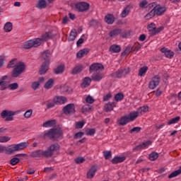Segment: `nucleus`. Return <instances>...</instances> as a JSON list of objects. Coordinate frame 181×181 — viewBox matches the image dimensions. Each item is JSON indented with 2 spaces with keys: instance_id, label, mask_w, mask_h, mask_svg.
Wrapping results in <instances>:
<instances>
[{
  "instance_id": "338daca9",
  "label": "nucleus",
  "mask_w": 181,
  "mask_h": 181,
  "mask_svg": "<svg viewBox=\"0 0 181 181\" xmlns=\"http://www.w3.org/2000/svg\"><path fill=\"white\" fill-rule=\"evenodd\" d=\"M148 32H150L151 36H155L156 35H158V33L156 32V28L150 30Z\"/></svg>"
},
{
  "instance_id": "69168bd1",
  "label": "nucleus",
  "mask_w": 181,
  "mask_h": 181,
  "mask_svg": "<svg viewBox=\"0 0 181 181\" xmlns=\"http://www.w3.org/2000/svg\"><path fill=\"white\" fill-rule=\"evenodd\" d=\"M84 43V39L83 38H80L77 42H76V46L77 47H80V46H81V45H83Z\"/></svg>"
},
{
  "instance_id": "bb28decb",
  "label": "nucleus",
  "mask_w": 181,
  "mask_h": 181,
  "mask_svg": "<svg viewBox=\"0 0 181 181\" xmlns=\"http://www.w3.org/2000/svg\"><path fill=\"white\" fill-rule=\"evenodd\" d=\"M131 12V7L129 6H126L121 13V18H127Z\"/></svg>"
},
{
  "instance_id": "a211bd4d",
  "label": "nucleus",
  "mask_w": 181,
  "mask_h": 181,
  "mask_svg": "<svg viewBox=\"0 0 181 181\" xmlns=\"http://www.w3.org/2000/svg\"><path fill=\"white\" fill-rule=\"evenodd\" d=\"M118 125L124 127V125H127L129 122H130L129 119L128 118V115H124L120 117V119L117 121Z\"/></svg>"
},
{
  "instance_id": "5701e85b",
  "label": "nucleus",
  "mask_w": 181,
  "mask_h": 181,
  "mask_svg": "<svg viewBox=\"0 0 181 181\" xmlns=\"http://www.w3.org/2000/svg\"><path fill=\"white\" fill-rule=\"evenodd\" d=\"M160 52L164 53L165 56L167 57L168 59H172L173 56H175V53L170 50H168L166 48H161Z\"/></svg>"
},
{
  "instance_id": "aec40b11",
  "label": "nucleus",
  "mask_w": 181,
  "mask_h": 181,
  "mask_svg": "<svg viewBox=\"0 0 181 181\" xmlns=\"http://www.w3.org/2000/svg\"><path fill=\"white\" fill-rule=\"evenodd\" d=\"M115 107V102H109L105 105V112H111Z\"/></svg>"
},
{
  "instance_id": "f704fd0d",
  "label": "nucleus",
  "mask_w": 181,
  "mask_h": 181,
  "mask_svg": "<svg viewBox=\"0 0 181 181\" xmlns=\"http://www.w3.org/2000/svg\"><path fill=\"white\" fill-rule=\"evenodd\" d=\"M53 125H56V120H49L43 123L42 127L45 128H49V127H53Z\"/></svg>"
},
{
  "instance_id": "37998d69",
  "label": "nucleus",
  "mask_w": 181,
  "mask_h": 181,
  "mask_svg": "<svg viewBox=\"0 0 181 181\" xmlns=\"http://www.w3.org/2000/svg\"><path fill=\"white\" fill-rule=\"evenodd\" d=\"M159 158V154L156 152H152L149 155V159L150 160H156V159Z\"/></svg>"
},
{
  "instance_id": "412c9836",
  "label": "nucleus",
  "mask_w": 181,
  "mask_h": 181,
  "mask_svg": "<svg viewBox=\"0 0 181 181\" xmlns=\"http://www.w3.org/2000/svg\"><path fill=\"white\" fill-rule=\"evenodd\" d=\"M88 53H90V49H83L78 51L76 54L77 59H83L85 56H87Z\"/></svg>"
},
{
  "instance_id": "2f4dec72",
  "label": "nucleus",
  "mask_w": 181,
  "mask_h": 181,
  "mask_svg": "<svg viewBox=\"0 0 181 181\" xmlns=\"http://www.w3.org/2000/svg\"><path fill=\"white\" fill-rule=\"evenodd\" d=\"M54 86V80L53 78H50L45 84V88L46 90H50L52 87Z\"/></svg>"
},
{
  "instance_id": "e433bc0d",
  "label": "nucleus",
  "mask_w": 181,
  "mask_h": 181,
  "mask_svg": "<svg viewBox=\"0 0 181 181\" xmlns=\"http://www.w3.org/2000/svg\"><path fill=\"white\" fill-rule=\"evenodd\" d=\"M181 174V166L180 169L173 172L170 175H168V179H173V177H176V176H179Z\"/></svg>"
},
{
  "instance_id": "1a4fd4ad",
  "label": "nucleus",
  "mask_w": 181,
  "mask_h": 181,
  "mask_svg": "<svg viewBox=\"0 0 181 181\" xmlns=\"http://www.w3.org/2000/svg\"><path fill=\"white\" fill-rule=\"evenodd\" d=\"M62 111L65 115H70V114H74L76 112V106L74 103H70L64 107Z\"/></svg>"
},
{
  "instance_id": "49530a36",
  "label": "nucleus",
  "mask_w": 181,
  "mask_h": 181,
  "mask_svg": "<svg viewBox=\"0 0 181 181\" xmlns=\"http://www.w3.org/2000/svg\"><path fill=\"white\" fill-rule=\"evenodd\" d=\"M115 100L117 102L122 101V100H124V94H122V93L116 94L115 96Z\"/></svg>"
},
{
  "instance_id": "a18cd8bd",
  "label": "nucleus",
  "mask_w": 181,
  "mask_h": 181,
  "mask_svg": "<svg viewBox=\"0 0 181 181\" xmlns=\"http://www.w3.org/2000/svg\"><path fill=\"white\" fill-rule=\"evenodd\" d=\"M42 38H36L35 40H33V46L34 47H38V46H40L42 45Z\"/></svg>"
},
{
  "instance_id": "423d86ee",
  "label": "nucleus",
  "mask_w": 181,
  "mask_h": 181,
  "mask_svg": "<svg viewBox=\"0 0 181 181\" xmlns=\"http://www.w3.org/2000/svg\"><path fill=\"white\" fill-rule=\"evenodd\" d=\"M16 115V112L12 110H3L1 113V118H6L5 121H13V115Z\"/></svg>"
},
{
  "instance_id": "c85d7f7f",
  "label": "nucleus",
  "mask_w": 181,
  "mask_h": 181,
  "mask_svg": "<svg viewBox=\"0 0 181 181\" xmlns=\"http://www.w3.org/2000/svg\"><path fill=\"white\" fill-rule=\"evenodd\" d=\"M110 51L112 53H119L121 52V46L113 45L110 47Z\"/></svg>"
},
{
  "instance_id": "603ef678",
  "label": "nucleus",
  "mask_w": 181,
  "mask_h": 181,
  "mask_svg": "<svg viewBox=\"0 0 181 181\" xmlns=\"http://www.w3.org/2000/svg\"><path fill=\"white\" fill-rule=\"evenodd\" d=\"M91 110V107L89 105H84L81 108V112L83 113L84 112H88Z\"/></svg>"
},
{
  "instance_id": "13d9d810",
  "label": "nucleus",
  "mask_w": 181,
  "mask_h": 181,
  "mask_svg": "<svg viewBox=\"0 0 181 181\" xmlns=\"http://www.w3.org/2000/svg\"><path fill=\"white\" fill-rule=\"evenodd\" d=\"M8 141H11V137H8L6 136H0V142H8Z\"/></svg>"
},
{
  "instance_id": "c756f323",
  "label": "nucleus",
  "mask_w": 181,
  "mask_h": 181,
  "mask_svg": "<svg viewBox=\"0 0 181 181\" xmlns=\"http://www.w3.org/2000/svg\"><path fill=\"white\" fill-rule=\"evenodd\" d=\"M124 160H125V157L116 156L111 160V162L113 165H117V163H122Z\"/></svg>"
},
{
  "instance_id": "bf43d9fd",
  "label": "nucleus",
  "mask_w": 181,
  "mask_h": 181,
  "mask_svg": "<svg viewBox=\"0 0 181 181\" xmlns=\"http://www.w3.org/2000/svg\"><path fill=\"white\" fill-rule=\"evenodd\" d=\"M86 161V159L83 157H78L75 159L76 163L80 164Z\"/></svg>"
},
{
  "instance_id": "e2e57ef3",
  "label": "nucleus",
  "mask_w": 181,
  "mask_h": 181,
  "mask_svg": "<svg viewBox=\"0 0 181 181\" xmlns=\"http://www.w3.org/2000/svg\"><path fill=\"white\" fill-rule=\"evenodd\" d=\"M111 97H112V95H111V93H107V95L103 96V101H109L111 98Z\"/></svg>"
},
{
  "instance_id": "3c124183",
  "label": "nucleus",
  "mask_w": 181,
  "mask_h": 181,
  "mask_svg": "<svg viewBox=\"0 0 181 181\" xmlns=\"http://www.w3.org/2000/svg\"><path fill=\"white\" fill-rule=\"evenodd\" d=\"M98 170V165H95L91 167V177L95 176V173Z\"/></svg>"
},
{
  "instance_id": "6ab92c4d",
  "label": "nucleus",
  "mask_w": 181,
  "mask_h": 181,
  "mask_svg": "<svg viewBox=\"0 0 181 181\" xmlns=\"http://www.w3.org/2000/svg\"><path fill=\"white\" fill-rule=\"evenodd\" d=\"M104 78V74L96 72L95 74H93L91 80L93 81H101Z\"/></svg>"
},
{
  "instance_id": "774afa93",
  "label": "nucleus",
  "mask_w": 181,
  "mask_h": 181,
  "mask_svg": "<svg viewBox=\"0 0 181 181\" xmlns=\"http://www.w3.org/2000/svg\"><path fill=\"white\" fill-rule=\"evenodd\" d=\"M155 28H156V25H155V23H151L148 25V31L151 30V29H155Z\"/></svg>"
},
{
  "instance_id": "0eeeda50",
  "label": "nucleus",
  "mask_w": 181,
  "mask_h": 181,
  "mask_svg": "<svg viewBox=\"0 0 181 181\" xmlns=\"http://www.w3.org/2000/svg\"><path fill=\"white\" fill-rule=\"evenodd\" d=\"M160 83V76L159 75L154 76L148 83V88L150 90H155Z\"/></svg>"
},
{
  "instance_id": "393cba45",
  "label": "nucleus",
  "mask_w": 181,
  "mask_h": 181,
  "mask_svg": "<svg viewBox=\"0 0 181 181\" xmlns=\"http://www.w3.org/2000/svg\"><path fill=\"white\" fill-rule=\"evenodd\" d=\"M91 83V78L90 77H86L83 79V83L81 84V88H87Z\"/></svg>"
},
{
  "instance_id": "052dcab7",
  "label": "nucleus",
  "mask_w": 181,
  "mask_h": 181,
  "mask_svg": "<svg viewBox=\"0 0 181 181\" xmlns=\"http://www.w3.org/2000/svg\"><path fill=\"white\" fill-rule=\"evenodd\" d=\"M16 61V59H11L8 64L7 65V69H12L13 67V64H15V62Z\"/></svg>"
},
{
  "instance_id": "9d476101",
  "label": "nucleus",
  "mask_w": 181,
  "mask_h": 181,
  "mask_svg": "<svg viewBox=\"0 0 181 181\" xmlns=\"http://www.w3.org/2000/svg\"><path fill=\"white\" fill-rule=\"evenodd\" d=\"M76 8L78 9V12H86L88 11L90 8V4L86 2H80L76 4Z\"/></svg>"
},
{
  "instance_id": "4d7b16f0",
  "label": "nucleus",
  "mask_w": 181,
  "mask_h": 181,
  "mask_svg": "<svg viewBox=\"0 0 181 181\" xmlns=\"http://www.w3.org/2000/svg\"><path fill=\"white\" fill-rule=\"evenodd\" d=\"M39 86H40V82L35 81L32 83L31 87L34 90H37V88H39Z\"/></svg>"
},
{
  "instance_id": "f8f14e48",
  "label": "nucleus",
  "mask_w": 181,
  "mask_h": 181,
  "mask_svg": "<svg viewBox=\"0 0 181 181\" xmlns=\"http://www.w3.org/2000/svg\"><path fill=\"white\" fill-rule=\"evenodd\" d=\"M92 73H100V71H104V65L100 63H94L91 65Z\"/></svg>"
},
{
  "instance_id": "39448f33",
  "label": "nucleus",
  "mask_w": 181,
  "mask_h": 181,
  "mask_svg": "<svg viewBox=\"0 0 181 181\" xmlns=\"http://www.w3.org/2000/svg\"><path fill=\"white\" fill-rule=\"evenodd\" d=\"M60 149V145L57 143L53 144L47 150H45V155L47 158H52L54 152H57Z\"/></svg>"
},
{
  "instance_id": "864d4df0",
  "label": "nucleus",
  "mask_w": 181,
  "mask_h": 181,
  "mask_svg": "<svg viewBox=\"0 0 181 181\" xmlns=\"http://www.w3.org/2000/svg\"><path fill=\"white\" fill-rule=\"evenodd\" d=\"M32 114H33V110L30 109L24 113V117L30 118V117H32Z\"/></svg>"
},
{
  "instance_id": "8fccbe9b",
  "label": "nucleus",
  "mask_w": 181,
  "mask_h": 181,
  "mask_svg": "<svg viewBox=\"0 0 181 181\" xmlns=\"http://www.w3.org/2000/svg\"><path fill=\"white\" fill-rule=\"evenodd\" d=\"M8 87L9 90H13L18 89L19 87V85L18 84V83H13L9 84Z\"/></svg>"
},
{
  "instance_id": "c03bdc74",
  "label": "nucleus",
  "mask_w": 181,
  "mask_h": 181,
  "mask_svg": "<svg viewBox=\"0 0 181 181\" xmlns=\"http://www.w3.org/2000/svg\"><path fill=\"white\" fill-rule=\"evenodd\" d=\"M84 125H86V122H84V120L78 122L76 123V129H81V128H83V127H84Z\"/></svg>"
},
{
  "instance_id": "20e7f679",
  "label": "nucleus",
  "mask_w": 181,
  "mask_h": 181,
  "mask_svg": "<svg viewBox=\"0 0 181 181\" xmlns=\"http://www.w3.org/2000/svg\"><path fill=\"white\" fill-rule=\"evenodd\" d=\"M130 72L131 69L129 68L120 69H118L116 72L112 73L111 76L113 78H122V77H125L127 74H129Z\"/></svg>"
},
{
  "instance_id": "473e14b6",
  "label": "nucleus",
  "mask_w": 181,
  "mask_h": 181,
  "mask_svg": "<svg viewBox=\"0 0 181 181\" xmlns=\"http://www.w3.org/2000/svg\"><path fill=\"white\" fill-rule=\"evenodd\" d=\"M76 37H77V31L76 30V29H73L71 31L69 38V42H73V41L76 40Z\"/></svg>"
},
{
  "instance_id": "4468645a",
  "label": "nucleus",
  "mask_w": 181,
  "mask_h": 181,
  "mask_svg": "<svg viewBox=\"0 0 181 181\" xmlns=\"http://www.w3.org/2000/svg\"><path fill=\"white\" fill-rule=\"evenodd\" d=\"M53 101L56 105H62L67 103V98L64 96H57L54 98Z\"/></svg>"
},
{
  "instance_id": "09e8293b",
  "label": "nucleus",
  "mask_w": 181,
  "mask_h": 181,
  "mask_svg": "<svg viewBox=\"0 0 181 181\" xmlns=\"http://www.w3.org/2000/svg\"><path fill=\"white\" fill-rule=\"evenodd\" d=\"M104 157L106 160L111 159V157L112 156V153L111 151H103Z\"/></svg>"
},
{
  "instance_id": "7ed1b4c3",
  "label": "nucleus",
  "mask_w": 181,
  "mask_h": 181,
  "mask_svg": "<svg viewBox=\"0 0 181 181\" xmlns=\"http://www.w3.org/2000/svg\"><path fill=\"white\" fill-rule=\"evenodd\" d=\"M26 69V65L23 62H18L14 67L11 73V77L16 78L19 77Z\"/></svg>"
},
{
  "instance_id": "2eb2a0df",
  "label": "nucleus",
  "mask_w": 181,
  "mask_h": 181,
  "mask_svg": "<svg viewBox=\"0 0 181 181\" xmlns=\"http://www.w3.org/2000/svg\"><path fill=\"white\" fill-rule=\"evenodd\" d=\"M84 69V66L83 64H76L71 71V74L73 76H76V74H80L81 71H83V69Z\"/></svg>"
},
{
  "instance_id": "0e129e2a",
  "label": "nucleus",
  "mask_w": 181,
  "mask_h": 181,
  "mask_svg": "<svg viewBox=\"0 0 181 181\" xmlns=\"http://www.w3.org/2000/svg\"><path fill=\"white\" fill-rule=\"evenodd\" d=\"M83 135H84V132H79L75 134L74 138L75 139L82 138Z\"/></svg>"
},
{
  "instance_id": "ddd939ff",
  "label": "nucleus",
  "mask_w": 181,
  "mask_h": 181,
  "mask_svg": "<svg viewBox=\"0 0 181 181\" xmlns=\"http://www.w3.org/2000/svg\"><path fill=\"white\" fill-rule=\"evenodd\" d=\"M149 145H152V141H147L146 142L141 143V144H139L133 148V152H138V151H142V149H145V148H146V146H149Z\"/></svg>"
},
{
  "instance_id": "a19ab883",
  "label": "nucleus",
  "mask_w": 181,
  "mask_h": 181,
  "mask_svg": "<svg viewBox=\"0 0 181 181\" xmlns=\"http://www.w3.org/2000/svg\"><path fill=\"white\" fill-rule=\"evenodd\" d=\"M7 81H0V90H1V91H4V90H6V88H8V84H7Z\"/></svg>"
},
{
  "instance_id": "9b49d317",
  "label": "nucleus",
  "mask_w": 181,
  "mask_h": 181,
  "mask_svg": "<svg viewBox=\"0 0 181 181\" xmlns=\"http://www.w3.org/2000/svg\"><path fill=\"white\" fill-rule=\"evenodd\" d=\"M153 10L154 11V13L157 15V16H162V15H163V13L166 12L167 8L165 6L157 5L153 8Z\"/></svg>"
},
{
  "instance_id": "58836bf2",
  "label": "nucleus",
  "mask_w": 181,
  "mask_h": 181,
  "mask_svg": "<svg viewBox=\"0 0 181 181\" xmlns=\"http://www.w3.org/2000/svg\"><path fill=\"white\" fill-rule=\"evenodd\" d=\"M64 72V65H59L54 69L55 74H62Z\"/></svg>"
},
{
  "instance_id": "f03ea898",
  "label": "nucleus",
  "mask_w": 181,
  "mask_h": 181,
  "mask_svg": "<svg viewBox=\"0 0 181 181\" xmlns=\"http://www.w3.org/2000/svg\"><path fill=\"white\" fill-rule=\"evenodd\" d=\"M62 136V130L59 129H51L48 132H46L43 135L44 139H53L56 141Z\"/></svg>"
},
{
  "instance_id": "ea45409f",
  "label": "nucleus",
  "mask_w": 181,
  "mask_h": 181,
  "mask_svg": "<svg viewBox=\"0 0 181 181\" xmlns=\"http://www.w3.org/2000/svg\"><path fill=\"white\" fill-rule=\"evenodd\" d=\"M50 56H52L49 50H45L42 54V59H43V60H45L46 62V60H49L48 57H50Z\"/></svg>"
},
{
  "instance_id": "cd10ccee",
  "label": "nucleus",
  "mask_w": 181,
  "mask_h": 181,
  "mask_svg": "<svg viewBox=\"0 0 181 181\" xmlns=\"http://www.w3.org/2000/svg\"><path fill=\"white\" fill-rule=\"evenodd\" d=\"M121 32H122V30L119 28H116L112 31L110 32L109 35L110 37H115L116 36H118V35H121Z\"/></svg>"
},
{
  "instance_id": "6e6d98bb",
  "label": "nucleus",
  "mask_w": 181,
  "mask_h": 181,
  "mask_svg": "<svg viewBox=\"0 0 181 181\" xmlns=\"http://www.w3.org/2000/svg\"><path fill=\"white\" fill-rule=\"evenodd\" d=\"M141 129H142L141 127H134L133 129H132L129 131V133L134 134V132H136V134H138V132H141Z\"/></svg>"
},
{
  "instance_id": "f3484780",
  "label": "nucleus",
  "mask_w": 181,
  "mask_h": 181,
  "mask_svg": "<svg viewBox=\"0 0 181 181\" xmlns=\"http://www.w3.org/2000/svg\"><path fill=\"white\" fill-rule=\"evenodd\" d=\"M56 35L53 34L52 31L47 32L45 34H42L41 36V40L42 42H47L49 39H53Z\"/></svg>"
},
{
  "instance_id": "f257e3e1",
  "label": "nucleus",
  "mask_w": 181,
  "mask_h": 181,
  "mask_svg": "<svg viewBox=\"0 0 181 181\" xmlns=\"http://www.w3.org/2000/svg\"><path fill=\"white\" fill-rule=\"evenodd\" d=\"M28 146H29V141H23L18 144H13L11 145V148H9L7 150V153L8 155H12L13 153H15V152L23 151V149L28 148Z\"/></svg>"
},
{
  "instance_id": "4c0bfd02",
  "label": "nucleus",
  "mask_w": 181,
  "mask_h": 181,
  "mask_svg": "<svg viewBox=\"0 0 181 181\" xmlns=\"http://www.w3.org/2000/svg\"><path fill=\"white\" fill-rule=\"evenodd\" d=\"M179 121H180V117L177 116L176 117H174V118L170 119L167 122V125H173V124H177V122H179Z\"/></svg>"
},
{
  "instance_id": "4be33fe9",
  "label": "nucleus",
  "mask_w": 181,
  "mask_h": 181,
  "mask_svg": "<svg viewBox=\"0 0 181 181\" xmlns=\"http://www.w3.org/2000/svg\"><path fill=\"white\" fill-rule=\"evenodd\" d=\"M105 22L107 25H112L115 22V17L112 14H107L105 16Z\"/></svg>"
},
{
  "instance_id": "dca6fc26",
  "label": "nucleus",
  "mask_w": 181,
  "mask_h": 181,
  "mask_svg": "<svg viewBox=\"0 0 181 181\" xmlns=\"http://www.w3.org/2000/svg\"><path fill=\"white\" fill-rule=\"evenodd\" d=\"M49 64H50V61L47 59L41 66L39 74L41 75L46 74V73L49 70Z\"/></svg>"
},
{
  "instance_id": "79ce46f5",
  "label": "nucleus",
  "mask_w": 181,
  "mask_h": 181,
  "mask_svg": "<svg viewBox=\"0 0 181 181\" xmlns=\"http://www.w3.org/2000/svg\"><path fill=\"white\" fill-rule=\"evenodd\" d=\"M4 29L5 32H11L12 30V23L8 22L4 25Z\"/></svg>"
},
{
  "instance_id": "680f3d73",
  "label": "nucleus",
  "mask_w": 181,
  "mask_h": 181,
  "mask_svg": "<svg viewBox=\"0 0 181 181\" xmlns=\"http://www.w3.org/2000/svg\"><path fill=\"white\" fill-rule=\"evenodd\" d=\"M47 110H50V108H53V107H54V105H56V103H54V101L53 102H49L47 101Z\"/></svg>"
},
{
  "instance_id": "72a5a7b5",
  "label": "nucleus",
  "mask_w": 181,
  "mask_h": 181,
  "mask_svg": "<svg viewBox=\"0 0 181 181\" xmlns=\"http://www.w3.org/2000/svg\"><path fill=\"white\" fill-rule=\"evenodd\" d=\"M148 111H149V107L148 106H143L137 110L138 114H141V115H144V114H145V112H148Z\"/></svg>"
},
{
  "instance_id": "c9c22d12",
  "label": "nucleus",
  "mask_w": 181,
  "mask_h": 181,
  "mask_svg": "<svg viewBox=\"0 0 181 181\" xmlns=\"http://www.w3.org/2000/svg\"><path fill=\"white\" fill-rule=\"evenodd\" d=\"M24 49H32V47H34L33 40H30L27 42H25L23 45Z\"/></svg>"
},
{
  "instance_id": "a878e982",
  "label": "nucleus",
  "mask_w": 181,
  "mask_h": 181,
  "mask_svg": "<svg viewBox=\"0 0 181 181\" xmlns=\"http://www.w3.org/2000/svg\"><path fill=\"white\" fill-rule=\"evenodd\" d=\"M46 6H47L46 0H39L38 3L36 4V8H37V9H45Z\"/></svg>"
},
{
  "instance_id": "de8ad7c7",
  "label": "nucleus",
  "mask_w": 181,
  "mask_h": 181,
  "mask_svg": "<svg viewBox=\"0 0 181 181\" xmlns=\"http://www.w3.org/2000/svg\"><path fill=\"white\" fill-rule=\"evenodd\" d=\"M155 15H156L155 11L153 9L145 16V18L146 20L152 19V18H153L155 16Z\"/></svg>"
},
{
  "instance_id": "5fc2aeb1",
  "label": "nucleus",
  "mask_w": 181,
  "mask_h": 181,
  "mask_svg": "<svg viewBox=\"0 0 181 181\" xmlns=\"http://www.w3.org/2000/svg\"><path fill=\"white\" fill-rule=\"evenodd\" d=\"M19 158L14 157L11 160H10V163L11 165H12L13 166H15V165H18V163H19Z\"/></svg>"
},
{
  "instance_id": "b1692460",
  "label": "nucleus",
  "mask_w": 181,
  "mask_h": 181,
  "mask_svg": "<svg viewBox=\"0 0 181 181\" xmlns=\"http://www.w3.org/2000/svg\"><path fill=\"white\" fill-rule=\"evenodd\" d=\"M138 117H139V115L137 111L131 112L129 115H127V118L130 122L135 121L136 118H138Z\"/></svg>"
},
{
  "instance_id": "7c9ffc66",
  "label": "nucleus",
  "mask_w": 181,
  "mask_h": 181,
  "mask_svg": "<svg viewBox=\"0 0 181 181\" xmlns=\"http://www.w3.org/2000/svg\"><path fill=\"white\" fill-rule=\"evenodd\" d=\"M148 70H149V68L146 66L140 68L139 70V76L140 77H144V76L146 74V71H148Z\"/></svg>"
},
{
  "instance_id": "6e6552de",
  "label": "nucleus",
  "mask_w": 181,
  "mask_h": 181,
  "mask_svg": "<svg viewBox=\"0 0 181 181\" xmlns=\"http://www.w3.org/2000/svg\"><path fill=\"white\" fill-rule=\"evenodd\" d=\"M30 156L31 158H36L37 159H40V158H47V156L46 155V151H43L42 149L35 150L30 154Z\"/></svg>"
}]
</instances>
